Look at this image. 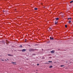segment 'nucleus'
I'll use <instances>...</instances> for the list:
<instances>
[{"label":"nucleus","mask_w":73,"mask_h":73,"mask_svg":"<svg viewBox=\"0 0 73 73\" xmlns=\"http://www.w3.org/2000/svg\"><path fill=\"white\" fill-rule=\"evenodd\" d=\"M12 63H13V64H16V62H12Z\"/></svg>","instance_id":"obj_15"},{"label":"nucleus","mask_w":73,"mask_h":73,"mask_svg":"<svg viewBox=\"0 0 73 73\" xmlns=\"http://www.w3.org/2000/svg\"><path fill=\"white\" fill-rule=\"evenodd\" d=\"M54 52H55V51L54 50H52V51H50V52L51 53H54Z\"/></svg>","instance_id":"obj_1"},{"label":"nucleus","mask_w":73,"mask_h":73,"mask_svg":"<svg viewBox=\"0 0 73 73\" xmlns=\"http://www.w3.org/2000/svg\"><path fill=\"white\" fill-rule=\"evenodd\" d=\"M73 2V1L70 2V3H72Z\"/></svg>","instance_id":"obj_12"},{"label":"nucleus","mask_w":73,"mask_h":73,"mask_svg":"<svg viewBox=\"0 0 73 73\" xmlns=\"http://www.w3.org/2000/svg\"><path fill=\"white\" fill-rule=\"evenodd\" d=\"M25 42H27V39H25Z\"/></svg>","instance_id":"obj_18"},{"label":"nucleus","mask_w":73,"mask_h":73,"mask_svg":"<svg viewBox=\"0 0 73 73\" xmlns=\"http://www.w3.org/2000/svg\"><path fill=\"white\" fill-rule=\"evenodd\" d=\"M50 40H53V39H54V38H53L52 37H50Z\"/></svg>","instance_id":"obj_5"},{"label":"nucleus","mask_w":73,"mask_h":73,"mask_svg":"<svg viewBox=\"0 0 73 73\" xmlns=\"http://www.w3.org/2000/svg\"><path fill=\"white\" fill-rule=\"evenodd\" d=\"M19 47H21V48H22V45H20V46H19Z\"/></svg>","instance_id":"obj_16"},{"label":"nucleus","mask_w":73,"mask_h":73,"mask_svg":"<svg viewBox=\"0 0 73 73\" xmlns=\"http://www.w3.org/2000/svg\"><path fill=\"white\" fill-rule=\"evenodd\" d=\"M61 67H62V66H64L63 65H61L60 66Z\"/></svg>","instance_id":"obj_17"},{"label":"nucleus","mask_w":73,"mask_h":73,"mask_svg":"<svg viewBox=\"0 0 73 73\" xmlns=\"http://www.w3.org/2000/svg\"><path fill=\"white\" fill-rule=\"evenodd\" d=\"M52 66H50L49 67V68H52Z\"/></svg>","instance_id":"obj_11"},{"label":"nucleus","mask_w":73,"mask_h":73,"mask_svg":"<svg viewBox=\"0 0 73 73\" xmlns=\"http://www.w3.org/2000/svg\"><path fill=\"white\" fill-rule=\"evenodd\" d=\"M2 61H4V60H2Z\"/></svg>","instance_id":"obj_24"},{"label":"nucleus","mask_w":73,"mask_h":73,"mask_svg":"<svg viewBox=\"0 0 73 73\" xmlns=\"http://www.w3.org/2000/svg\"><path fill=\"white\" fill-rule=\"evenodd\" d=\"M44 8H45V7H44Z\"/></svg>","instance_id":"obj_25"},{"label":"nucleus","mask_w":73,"mask_h":73,"mask_svg":"<svg viewBox=\"0 0 73 73\" xmlns=\"http://www.w3.org/2000/svg\"><path fill=\"white\" fill-rule=\"evenodd\" d=\"M57 23H58V21H56L55 22V24H57Z\"/></svg>","instance_id":"obj_4"},{"label":"nucleus","mask_w":73,"mask_h":73,"mask_svg":"<svg viewBox=\"0 0 73 73\" xmlns=\"http://www.w3.org/2000/svg\"><path fill=\"white\" fill-rule=\"evenodd\" d=\"M35 10H37V8H35Z\"/></svg>","instance_id":"obj_13"},{"label":"nucleus","mask_w":73,"mask_h":73,"mask_svg":"<svg viewBox=\"0 0 73 73\" xmlns=\"http://www.w3.org/2000/svg\"><path fill=\"white\" fill-rule=\"evenodd\" d=\"M8 44V42H7V43H6V44Z\"/></svg>","instance_id":"obj_22"},{"label":"nucleus","mask_w":73,"mask_h":73,"mask_svg":"<svg viewBox=\"0 0 73 73\" xmlns=\"http://www.w3.org/2000/svg\"><path fill=\"white\" fill-rule=\"evenodd\" d=\"M50 58H52V57H50Z\"/></svg>","instance_id":"obj_23"},{"label":"nucleus","mask_w":73,"mask_h":73,"mask_svg":"<svg viewBox=\"0 0 73 73\" xmlns=\"http://www.w3.org/2000/svg\"><path fill=\"white\" fill-rule=\"evenodd\" d=\"M7 60H8V59H7Z\"/></svg>","instance_id":"obj_26"},{"label":"nucleus","mask_w":73,"mask_h":73,"mask_svg":"<svg viewBox=\"0 0 73 73\" xmlns=\"http://www.w3.org/2000/svg\"><path fill=\"white\" fill-rule=\"evenodd\" d=\"M65 27L66 28H67V27H68V25H65Z\"/></svg>","instance_id":"obj_9"},{"label":"nucleus","mask_w":73,"mask_h":73,"mask_svg":"<svg viewBox=\"0 0 73 73\" xmlns=\"http://www.w3.org/2000/svg\"><path fill=\"white\" fill-rule=\"evenodd\" d=\"M8 56H13L11 54H8Z\"/></svg>","instance_id":"obj_6"},{"label":"nucleus","mask_w":73,"mask_h":73,"mask_svg":"<svg viewBox=\"0 0 73 73\" xmlns=\"http://www.w3.org/2000/svg\"><path fill=\"white\" fill-rule=\"evenodd\" d=\"M37 66H38V65H39V64H37Z\"/></svg>","instance_id":"obj_21"},{"label":"nucleus","mask_w":73,"mask_h":73,"mask_svg":"<svg viewBox=\"0 0 73 73\" xmlns=\"http://www.w3.org/2000/svg\"><path fill=\"white\" fill-rule=\"evenodd\" d=\"M22 52H25L26 51V49H24L22 50Z\"/></svg>","instance_id":"obj_2"},{"label":"nucleus","mask_w":73,"mask_h":73,"mask_svg":"<svg viewBox=\"0 0 73 73\" xmlns=\"http://www.w3.org/2000/svg\"><path fill=\"white\" fill-rule=\"evenodd\" d=\"M5 61H6L8 62V61H7L6 59H5Z\"/></svg>","instance_id":"obj_19"},{"label":"nucleus","mask_w":73,"mask_h":73,"mask_svg":"<svg viewBox=\"0 0 73 73\" xmlns=\"http://www.w3.org/2000/svg\"><path fill=\"white\" fill-rule=\"evenodd\" d=\"M36 73H37V72H36Z\"/></svg>","instance_id":"obj_27"},{"label":"nucleus","mask_w":73,"mask_h":73,"mask_svg":"<svg viewBox=\"0 0 73 73\" xmlns=\"http://www.w3.org/2000/svg\"><path fill=\"white\" fill-rule=\"evenodd\" d=\"M55 20H58L59 19V18H55Z\"/></svg>","instance_id":"obj_8"},{"label":"nucleus","mask_w":73,"mask_h":73,"mask_svg":"<svg viewBox=\"0 0 73 73\" xmlns=\"http://www.w3.org/2000/svg\"><path fill=\"white\" fill-rule=\"evenodd\" d=\"M31 51H35V49H31L30 50Z\"/></svg>","instance_id":"obj_3"},{"label":"nucleus","mask_w":73,"mask_h":73,"mask_svg":"<svg viewBox=\"0 0 73 73\" xmlns=\"http://www.w3.org/2000/svg\"><path fill=\"white\" fill-rule=\"evenodd\" d=\"M49 29H52V28H49Z\"/></svg>","instance_id":"obj_20"},{"label":"nucleus","mask_w":73,"mask_h":73,"mask_svg":"<svg viewBox=\"0 0 73 73\" xmlns=\"http://www.w3.org/2000/svg\"><path fill=\"white\" fill-rule=\"evenodd\" d=\"M48 62H52V61H48Z\"/></svg>","instance_id":"obj_14"},{"label":"nucleus","mask_w":73,"mask_h":73,"mask_svg":"<svg viewBox=\"0 0 73 73\" xmlns=\"http://www.w3.org/2000/svg\"><path fill=\"white\" fill-rule=\"evenodd\" d=\"M67 20H72V18L70 17L69 18H68L67 19Z\"/></svg>","instance_id":"obj_7"},{"label":"nucleus","mask_w":73,"mask_h":73,"mask_svg":"<svg viewBox=\"0 0 73 73\" xmlns=\"http://www.w3.org/2000/svg\"><path fill=\"white\" fill-rule=\"evenodd\" d=\"M71 21H68V23H69V24H70V23H71Z\"/></svg>","instance_id":"obj_10"}]
</instances>
